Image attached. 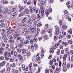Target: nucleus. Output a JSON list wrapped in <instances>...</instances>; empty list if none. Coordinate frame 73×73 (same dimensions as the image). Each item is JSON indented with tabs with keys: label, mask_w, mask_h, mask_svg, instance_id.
Here are the masks:
<instances>
[{
	"label": "nucleus",
	"mask_w": 73,
	"mask_h": 73,
	"mask_svg": "<svg viewBox=\"0 0 73 73\" xmlns=\"http://www.w3.org/2000/svg\"><path fill=\"white\" fill-rule=\"evenodd\" d=\"M11 66L12 67H15V66H16V64L14 63H13L11 64Z\"/></svg>",
	"instance_id": "c03bdc74"
},
{
	"label": "nucleus",
	"mask_w": 73,
	"mask_h": 73,
	"mask_svg": "<svg viewBox=\"0 0 73 73\" xmlns=\"http://www.w3.org/2000/svg\"><path fill=\"white\" fill-rule=\"evenodd\" d=\"M10 42H12V43H13V42H14V40L13 39H12L10 40Z\"/></svg>",
	"instance_id": "69168bd1"
},
{
	"label": "nucleus",
	"mask_w": 73,
	"mask_h": 73,
	"mask_svg": "<svg viewBox=\"0 0 73 73\" xmlns=\"http://www.w3.org/2000/svg\"><path fill=\"white\" fill-rule=\"evenodd\" d=\"M41 33L42 34H43L44 33H45V30H42L41 32Z\"/></svg>",
	"instance_id": "a19ab883"
},
{
	"label": "nucleus",
	"mask_w": 73,
	"mask_h": 73,
	"mask_svg": "<svg viewBox=\"0 0 73 73\" xmlns=\"http://www.w3.org/2000/svg\"><path fill=\"white\" fill-rule=\"evenodd\" d=\"M44 12L45 11L44 10H42L41 11V15L42 16H44Z\"/></svg>",
	"instance_id": "9d476101"
},
{
	"label": "nucleus",
	"mask_w": 73,
	"mask_h": 73,
	"mask_svg": "<svg viewBox=\"0 0 73 73\" xmlns=\"http://www.w3.org/2000/svg\"><path fill=\"white\" fill-rule=\"evenodd\" d=\"M24 9V7H21L20 8V9H19V11H23Z\"/></svg>",
	"instance_id": "58836bf2"
},
{
	"label": "nucleus",
	"mask_w": 73,
	"mask_h": 73,
	"mask_svg": "<svg viewBox=\"0 0 73 73\" xmlns=\"http://www.w3.org/2000/svg\"><path fill=\"white\" fill-rule=\"evenodd\" d=\"M24 15V13L21 12V13L19 14V16H23Z\"/></svg>",
	"instance_id": "c85d7f7f"
},
{
	"label": "nucleus",
	"mask_w": 73,
	"mask_h": 73,
	"mask_svg": "<svg viewBox=\"0 0 73 73\" xmlns=\"http://www.w3.org/2000/svg\"><path fill=\"white\" fill-rule=\"evenodd\" d=\"M51 68H52V69H54L56 68L55 66L52 65L51 66Z\"/></svg>",
	"instance_id": "bb28decb"
},
{
	"label": "nucleus",
	"mask_w": 73,
	"mask_h": 73,
	"mask_svg": "<svg viewBox=\"0 0 73 73\" xmlns=\"http://www.w3.org/2000/svg\"><path fill=\"white\" fill-rule=\"evenodd\" d=\"M0 60H4V58L3 56H1L0 58Z\"/></svg>",
	"instance_id": "bf43d9fd"
},
{
	"label": "nucleus",
	"mask_w": 73,
	"mask_h": 73,
	"mask_svg": "<svg viewBox=\"0 0 73 73\" xmlns=\"http://www.w3.org/2000/svg\"><path fill=\"white\" fill-rule=\"evenodd\" d=\"M1 47L0 48V54H3V52H4L3 50H4V48L3 47H5V44L3 43H2L1 44Z\"/></svg>",
	"instance_id": "f257e3e1"
},
{
	"label": "nucleus",
	"mask_w": 73,
	"mask_h": 73,
	"mask_svg": "<svg viewBox=\"0 0 73 73\" xmlns=\"http://www.w3.org/2000/svg\"><path fill=\"white\" fill-rule=\"evenodd\" d=\"M15 10H16V8L15 7H14L12 9V12H14V11H15Z\"/></svg>",
	"instance_id": "8fccbe9b"
},
{
	"label": "nucleus",
	"mask_w": 73,
	"mask_h": 73,
	"mask_svg": "<svg viewBox=\"0 0 73 73\" xmlns=\"http://www.w3.org/2000/svg\"><path fill=\"white\" fill-rule=\"evenodd\" d=\"M15 15H16V12H15L13 14L12 16V17L13 18V17H15Z\"/></svg>",
	"instance_id": "473e14b6"
},
{
	"label": "nucleus",
	"mask_w": 73,
	"mask_h": 73,
	"mask_svg": "<svg viewBox=\"0 0 73 73\" xmlns=\"http://www.w3.org/2000/svg\"><path fill=\"white\" fill-rule=\"evenodd\" d=\"M19 47H20V48H22V47H23V44L20 43L19 44Z\"/></svg>",
	"instance_id": "cd10ccee"
},
{
	"label": "nucleus",
	"mask_w": 73,
	"mask_h": 73,
	"mask_svg": "<svg viewBox=\"0 0 73 73\" xmlns=\"http://www.w3.org/2000/svg\"><path fill=\"white\" fill-rule=\"evenodd\" d=\"M29 68H32V64L31 63L29 65Z\"/></svg>",
	"instance_id": "13d9d810"
},
{
	"label": "nucleus",
	"mask_w": 73,
	"mask_h": 73,
	"mask_svg": "<svg viewBox=\"0 0 73 73\" xmlns=\"http://www.w3.org/2000/svg\"><path fill=\"white\" fill-rule=\"evenodd\" d=\"M30 12L32 14L34 13V12H33V11L32 10V9L31 10Z\"/></svg>",
	"instance_id": "0e129e2a"
},
{
	"label": "nucleus",
	"mask_w": 73,
	"mask_h": 73,
	"mask_svg": "<svg viewBox=\"0 0 73 73\" xmlns=\"http://www.w3.org/2000/svg\"><path fill=\"white\" fill-rule=\"evenodd\" d=\"M36 28L34 26H32L31 27L30 29L32 32H34L36 31Z\"/></svg>",
	"instance_id": "f03ea898"
},
{
	"label": "nucleus",
	"mask_w": 73,
	"mask_h": 73,
	"mask_svg": "<svg viewBox=\"0 0 73 73\" xmlns=\"http://www.w3.org/2000/svg\"><path fill=\"white\" fill-rule=\"evenodd\" d=\"M40 60V57L39 56H38L36 58L37 61H38V60Z\"/></svg>",
	"instance_id": "603ef678"
},
{
	"label": "nucleus",
	"mask_w": 73,
	"mask_h": 73,
	"mask_svg": "<svg viewBox=\"0 0 73 73\" xmlns=\"http://www.w3.org/2000/svg\"><path fill=\"white\" fill-rule=\"evenodd\" d=\"M40 4L42 5H44L45 4V1H42L41 2H40Z\"/></svg>",
	"instance_id": "6ab92c4d"
},
{
	"label": "nucleus",
	"mask_w": 73,
	"mask_h": 73,
	"mask_svg": "<svg viewBox=\"0 0 73 73\" xmlns=\"http://www.w3.org/2000/svg\"><path fill=\"white\" fill-rule=\"evenodd\" d=\"M31 52H29L26 53V55H27V56H28V57H29L30 56H31Z\"/></svg>",
	"instance_id": "ddd939ff"
},
{
	"label": "nucleus",
	"mask_w": 73,
	"mask_h": 73,
	"mask_svg": "<svg viewBox=\"0 0 73 73\" xmlns=\"http://www.w3.org/2000/svg\"><path fill=\"white\" fill-rule=\"evenodd\" d=\"M25 18L26 19V20H28L29 18V17L28 16H26L25 17Z\"/></svg>",
	"instance_id": "49530a36"
},
{
	"label": "nucleus",
	"mask_w": 73,
	"mask_h": 73,
	"mask_svg": "<svg viewBox=\"0 0 73 73\" xmlns=\"http://www.w3.org/2000/svg\"><path fill=\"white\" fill-rule=\"evenodd\" d=\"M6 36H7V34H5L2 37V39H4L5 38Z\"/></svg>",
	"instance_id": "f704fd0d"
},
{
	"label": "nucleus",
	"mask_w": 73,
	"mask_h": 73,
	"mask_svg": "<svg viewBox=\"0 0 73 73\" xmlns=\"http://www.w3.org/2000/svg\"><path fill=\"white\" fill-rule=\"evenodd\" d=\"M8 57H11V54L10 52H9L8 54L7 55Z\"/></svg>",
	"instance_id": "e433bc0d"
},
{
	"label": "nucleus",
	"mask_w": 73,
	"mask_h": 73,
	"mask_svg": "<svg viewBox=\"0 0 73 73\" xmlns=\"http://www.w3.org/2000/svg\"><path fill=\"white\" fill-rule=\"evenodd\" d=\"M14 54L15 57H17V56H18V54H17V52H16V51H15L14 52Z\"/></svg>",
	"instance_id": "0eeeda50"
},
{
	"label": "nucleus",
	"mask_w": 73,
	"mask_h": 73,
	"mask_svg": "<svg viewBox=\"0 0 73 73\" xmlns=\"http://www.w3.org/2000/svg\"><path fill=\"white\" fill-rule=\"evenodd\" d=\"M48 10L49 11V12L51 13L52 12V9L51 8H50Z\"/></svg>",
	"instance_id": "052dcab7"
},
{
	"label": "nucleus",
	"mask_w": 73,
	"mask_h": 73,
	"mask_svg": "<svg viewBox=\"0 0 73 73\" xmlns=\"http://www.w3.org/2000/svg\"><path fill=\"white\" fill-rule=\"evenodd\" d=\"M60 49L58 50L57 52V54H60Z\"/></svg>",
	"instance_id": "a878e982"
},
{
	"label": "nucleus",
	"mask_w": 73,
	"mask_h": 73,
	"mask_svg": "<svg viewBox=\"0 0 73 73\" xmlns=\"http://www.w3.org/2000/svg\"><path fill=\"white\" fill-rule=\"evenodd\" d=\"M25 12L26 14H28L29 13V11L27 9H25Z\"/></svg>",
	"instance_id": "6e6552de"
},
{
	"label": "nucleus",
	"mask_w": 73,
	"mask_h": 73,
	"mask_svg": "<svg viewBox=\"0 0 73 73\" xmlns=\"http://www.w3.org/2000/svg\"><path fill=\"white\" fill-rule=\"evenodd\" d=\"M22 68L23 70H25V65L24 64L23 65Z\"/></svg>",
	"instance_id": "f8f14e48"
},
{
	"label": "nucleus",
	"mask_w": 73,
	"mask_h": 73,
	"mask_svg": "<svg viewBox=\"0 0 73 73\" xmlns=\"http://www.w3.org/2000/svg\"><path fill=\"white\" fill-rule=\"evenodd\" d=\"M61 53L62 54H64V50H62Z\"/></svg>",
	"instance_id": "774afa93"
},
{
	"label": "nucleus",
	"mask_w": 73,
	"mask_h": 73,
	"mask_svg": "<svg viewBox=\"0 0 73 73\" xmlns=\"http://www.w3.org/2000/svg\"><path fill=\"white\" fill-rule=\"evenodd\" d=\"M31 4V2L29 1H28L27 3V4L28 5H30V4Z\"/></svg>",
	"instance_id": "4d7b16f0"
},
{
	"label": "nucleus",
	"mask_w": 73,
	"mask_h": 73,
	"mask_svg": "<svg viewBox=\"0 0 73 73\" xmlns=\"http://www.w3.org/2000/svg\"><path fill=\"white\" fill-rule=\"evenodd\" d=\"M67 68H68L69 69V68L70 67V64H68L67 65Z\"/></svg>",
	"instance_id": "6e6d98bb"
},
{
	"label": "nucleus",
	"mask_w": 73,
	"mask_h": 73,
	"mask_svg": "<svg viewBox=\"0 0 73 73\" xmlns=\"http://www.w3.org/2000/svg\"><path fill=\"white\" fill-rule=\"evenodd\" d=\"M26 39L27 40H30L31 39V36L27 35L26 36Z\"/></svg>",
	"instance_id": "412c9836"
},
{
	"label": "nucleus",
	"mask_w": 73,
	"mask_h": 73,
	"mask_svg": "<svg viewBox=\"0 0 73 73\" xmlns=\"http://www.w3.org/2000/svg\"><path fill=\"white\" fill-rule=\"evenodd\" d=\"M17 52H18L19 53H21V49H20V48L18 49L17 50Z\"/></svg>",
	"instance_id": "393cba45"
},
{
	"label": "nucleus",
	"mask_w": 73,
	"mask_h": 73,
	"mask_svg": "<svg viewBox=\"0 0 73 73\" xmlns=\"http://www.w3.org/2000/svg\"><path fill=\"white\" fill-rule=\"evenodd\" d=\"M3 3L4 4H7L8 3V1L6 0H4Z\"/></svg>",
	"instance_id": "2eb2a0df"
},
{
	"label": "nucleus",
	"mask_w": 73,
	"mask_h": 73,
	"mask_svg": "<svg viewBox=\"0 0 73 73\" xmlns=\"http://www.w3.org/2000/svg\"><path fill=\"white\" fill-rule=\"evenodd\" d=\"M9 52H8V51H5L4 53V56H7L8 55V54Z\"/></svg>",
	"instance_id": "aec40b11"
},
{
	"label": "nucleus",
	"mask_w": 73,
	"mask_h": 73,
	"mask_svg": "<svg viewBox=\"0 0 73 73\" xmlns=\"http://www.w3.org/2000/svg\"><path fill=\"white\" fill-rule=\"evenodd\" d=\"M44 38L46 40H47L48 38V35H44Z\"/></svg>",
	"instance_id": "4c0bfd02"
},
{
	"label": "nucleus",
	"mask_w": 73,
	"mask_h": 73,
	"mask_svg": "<svg viewBox=\"0 0 73 73\" xmlns=\"http://www.w3.org/2000/svg\"><path fill=\"white\" fill-rule=\"evenodd\" d=\"M45 73H49V71L48 70H45Z\"/></svg>",
	"instance_id": "338daca9"
},
{
	"label": "nucleus",
	"mask_w": 73,
	"mask_h": 73,
	"mask_svg": "<svg viewBox=\"0 0 73 73\" xmlns=\"http://www.w3.org/2000/svg\"><path fill=\"white\" fill-rule=\"evenodd\" d=\"M68 32L69 33L72 34V29L69 30L68 31Z\"/></svg>",
	"instance_id": "c756f323"
},
{
	"label": "nucleus",
	"mask_w": 73,
	"mask_h": 73,
	"mask_svg": "<svg viewBox=\"0 0 73 73\" xmlns=\"http://www.w3.org/2000/svg\"><path fill=\"white\" fill-rule=\"evenodd\" d=\"M37 40V38H35L34 39V41H36Z\"/></svg>",
	"instance_id": "864d4df0"
},
{
	"label": "nucleus",
	"mask_w": 73,
	"mask_h": 73,
	"mask_svg": "<svg viewBox=\"0 0 73 73\" xmlns=\"http://www.w3.org/2000/svg\"><path fill=\"white\" fill-rule=\"evenodd\" d=\"M14 61V59L13 58H11L10 60V61H11V62H13Z\"/></svg>",
	"instance_id": "7c9ffc66"
},
{
	"label": "nucleus",
	"mask_w": 73,
	"mask_h": 73,
	"mask_svg": "<svg viewBox=\"0 0 73 73\" xmlns=\"http://www.w3.org/2000/svg\"><path fill=\"white\" fill-rule=\"evenodd\" d=\"M3 41L5 42H7V37H5V38L3 39Z\"/></svg>",
	"instance_id": "f3484780"
},
{
	"label": "nucleus",
	"mask_w": 73,
	"mask_h": 73,
	"mask_svg": "<svg viewBox=\"0 0 73 73\" xmlns=\"http://www.w3.org/2000/svg\"><path fill=\"white\" fill-rule=\"evenodd\" d=\"M45 13L46 16H48L49 14V10H46L45 11Z\"/></svg>",
	"instance_id": "20e7f679"
},
{
	"label": "nucleus",
	"mask_w": 73,
	"mask_h": 73,
	"mask_svg": "<svg viewBox=\"0 0 73 73\" xmlns=\"http://www.w3.org/2000/svg\"><path fill=\"white\" fill-rule=\"evenodd\" d=\"M5 63H6V62L5 61H3L1 63V65L2 66H3L4 65H5Z\"/></svg>",
	"instance_id": "1a4fd4ad"
},
{
	"label": "nucleus",
	"mask_w": 73,
	"mask_h": 73,
	"mask_svg": "<svg viewBox=\"0 0 73 73\" xmlns=\"http://www.w3.org/2000/svg\"><path fill=\"white\" fill-rule=\"evenodd\" d=\"M34 45L35 48H37L38 47V46L37 45V44L36 43H35L34 44Z\"/></svg>",
	"instance_id": "09e8293b"
},
{
	"label": "nucleus",
	"mask_w": 73,
	"mask_h": 73,
	"mask_svg": "<svg viewBox=\"0 0 73 73\" xmlns=\"http://www.w3.org/2000/svg\"><path fill=\"white\" fill-rule=\"evenodd\" d=\"M28 23L29 24H32V22L31 21L29 20L28 21Z\"/></svg>",
	"instance_id": "de8ad7c7"
},
{
	"label": "nucleus",
	"mask_w": 73,
	"mask_h": 73,
	"mask_svg": "<svg viewBox=\"0 0 73 73\" xmlns=\"http://www.w3.org/2000/svg\"><path fill=\"white\" fill-rule=\"evenodd\" d=\"M41 25H42V24H40V23H38V24H37V26L38 27H41Z\"/></svg>",
	"instance_id": "72a5a7b5"
},
{
	"label": "nucleus",
	"mask_w": 73,
	"mask_h": 73,
	"mask_svg": "<svg viewBox=\"0 0 73 73\" xmlns=\"http://www.w3.org/2000/svg\"><path fill=\"white\" fill-rule=\"evenodd\" d=\"M33 9L34 12H36V8H35V7H33Z\"/></svg>",
	"instance_id": "680f3d73"
},
{
	"label": "nucleus",
	"mask_w": 73,
	"mask_h": 73,
	"mask_svg": "<svg viewBox=\"0 0 73 73\" xmlns=\"http://www.w3.org/2000/svg\"><path fill=\"white\" fill-rule=\"evenodd\" d=\"M36 19V17H31V18L30 20L31 21H35V20Z\"/></svg>",
	"instance_id": "423d86ee"
},
{
	"label": "nucleus",
	"mask_w": 73,
	"mask_h": 73,
	"mask_svg": "<svg viewBox=\"0 0 73 73\" xmlns=\"http://www.w3.org/2000/svg\"><path fill=\"white\" fill-rule=\"evenodd\" d=\"M50 65H53V62L51 60L50 61Z\"/></svg>",
	"instance_id": "5fc2aeb1"
},
{
	"label": "nucleus",
	"mask_w": 73,
	"mask_h": 73,
	"mask_svg": "<svg viewBox=\"0 0 73 73\" xmlns=\"http://www.w3.org/2000/svg\"><path fill=\"white\" fill-rule=\"evenodd\" d=\"M6 48L7 50H8L9 51H11V50L9 48V47H6Z\"/></svg>",
	"instance_id": "a18cd8bd"
},
{
	"label": "nucleus",
	"mask_w": 73,
	"mask_h": 73,
	"mask_svg": "<svg viewBox=\"0 0 73 73\" xmlns=\"http://www.w3.org/2000/svg\"><path fill=\"white\" fill-rule=\"evenodd\" d=\"M58 32H59V31L58 30H55V33L56 35H58Z\"/></svg>",
	"instance_id": "dca6fc26"
},
{
	"label": "nucleus",
	"mask_w": 73,
	"mask_h": 73,
	"mask_svg": "<svg viewBox=\"0 0 73 73\" xmlns=\"http://www.w3.org/2000/svg\"><path fill=\"white\" fill-rule=\"evenodd\" d=\"M24 31L26 34H27L28 33V29H25L24 30Z\"/></svg>",
	"instance_id": "a211bd4d"
},
{
	"label": "nucleus",
	"mask_w": 73,
	"mask_h": 73,
	"mask_svg": "<svg viewBox=\"0 0 73 73\" xmlns=\"http://www.w3.org/2000/svg\"><path fill=\"white\" fill-rule=\"evenodd\" d=\"M22 52L23 54H24L26 52L25 50L24 49H22Z\"/></svg>",
	"instance_id": "9b49d317"
},
{
	"label": "nucleus",
	"mask_w": 73,
	"mask_h": 73,
	"mask_svg": "<svg viewBox=\"0 0 73 73\" xmlns=\"http://www.w3.org/2000/svg\"><path fill=\"white\" fill-rule=\"evenodd\" d=\"M0 25L1 27L2 28H3V27H5V24H4V23H2Z\"/></svg>",
	"instance_id": "b1692460"
},
{
	"label": "nucleus",
	"mask_w": 73,
	"mask_h": 73,
	"mask_svg": "<svg viewBox=\"0 0 73 73\" xmlns=\"http://www.w3.org/2000/svg\"><path fill=\"white\" fill-rule=\"evenodd\" d=\"M29 40H25L24 43L25 44H28V43H29Z\"/></svg>",
	"instance_id": "5701e85b"
},
{
	"label": "nucleus",
	"mask_w": 73,
	"mask_h": 73,
	"mask_svg": "<svg viewBox=\"0 0 73 73\" xmlns=\"http://www.w3.org/2000/svg\"><path fill=\"white\" fill-rule=\"evenodd\" d=\"M66 53H65L64 56V57H65V60H66V58L67 57V54H68V49H66Z\"/></svg>",
	"instance_id": "7ed1b4c3"
},
{
	"label": "nucleus",
	"mask_w": 73,
	"mask_h": 73,
	"mask_svg": "<svg viewBox=\"0 0 73 73\" xmlns=\"http://www.w3.org/2000/svg\"><path fill=\"white\" fill-rule=\"evenodd\" d=\"M9 39H11V40H12L13 39V37L12 36V35H10L9 37Z\"/></svg>",
	"instance_id": "c9c22d12"
},
{
	"label": "nucleus",
	"mask_w": 73,
	"mask_h": 73,
	"mask_svg": "<svg viewBox=\"0 0 73 73\" xmlns=\"http://www.w3.org/2000/svg\"><path fill=\"white\" fill-rule=\"evenodd\" d=\"M8 13V9H6L5 10V14H6V13Z\"/></svg>",
	"instance_id": "3c124183"
},
{
	"label": "nucleus",
	"mask_w": 73,
	"mask_h": 73,
	"mask_svg": "<svg viewBox=\"0 0 73 73\" xmlns=\"http://www.w3.org/2000/svg\"><path fill=\"white\" fill-rule=\"evenodd\" d=\"M27 21V20L25 19V18L24 17V18L23 19V20H22V22L23 23H24L25 22Z\"/></svg>",
	"instance_id": "79ce46f5"
},
{
	"label": "nucleus",
	"mask_w": 73,
	"mask_h": 73,
	"mask_svg": "<svg viewBox=\"0 0 73 73\" xmlns=\"http://www.w3.org/2000/svg\"><path fill=\"white\" fill-rule=\"evenodd\" d=\"M54 41H56V40H57V36H54Z\"/></svg>",
	"instance_id": "4be33fe9"
},
{
	"label": "nucleus",
	"mask_w": 73,
	"mask_h": 73,
	"mask_svg": "<svg viewBox=\"0 0 73 73\" xmlns=\"http://www.w3.org/2000/svg\"><path fill=\"white\" fill-rule=\"evenodd\" d=\"M68 20L69 21H71V18L70 17H68Z\"/></svg>",
	"instance_id": "e2e57ef3"
},
{
	"label": "nucleus",
	"mask_w": 73,
	"mask_h": 73,
	"mask_svg": "<svg viewBox=\"0 0 73 73\" xmlns=\"http://www.w3.org/2000/svg\"><path fill=\"white\" fill-rule=\"evenodd\" d=\"M54 48H51L50 49V53H53L54 52Z\"/></svg>",
	"instance_id": "39448f33"
},
{
	"label": "nucleus",
	"mask_w": 73,
	"mask_h": 73,
	"mask_svg": "<svg viewBox=\"0 0 73 73\" xmlns=\"http://www.w3.org/2000/svg\"><path fill=\"white\" fill-rule=\"evenodd\" d=\"M58 45H59V44L58 43H56L55 44L56 48H57V47H58Z\"/></svg>",
	"instance_id": "2f4dec72"
},
{
	"label": "nucleus",
	"mask_w": 73,
	"mask_h": 73,
	"mask_svg": "<svg viewBox=\"0 0 73 73\" xmlns=\"http://www.w3.org/2000/svg\"><path fill=\"white\" fill-rule=\"evenodd\" d=\"M7 71H8H8H9V70H10V69H11V68L9 67H7Z\"/></svg>",
	"instance_id": "37998d69"
},
{
	"label": "nucleus",
	"mask_w": 73,
	"mask_h": 73,
	"mask_svg": "<svg viewBox=\"0 0 73 73\" xmlns=\"http://www.w3.org/2000/svg\"><path fill=\"white\" fill-rule=\"evenodd\" d=\"M48 30L47 31V32L48 33H51V32H52V29H49V28H48Z\"/></svg>",
	"instance_id": "4468645a"
},
{
	"label": "nucleus",
	"mask_w": 73,
	"mask_h": 73,
	"mask_svg": "<svg viewBox=\"0 0 73 73\" xmlns=\"http://www.w3.org/2000/svg\"><path fill=\"white\" fill-rule=\"evenodd\" d=\"M44 29H48V24H46L44 27Z\"/></svg>",
	"instance_id": "ea45409f"
}]
</instances>
